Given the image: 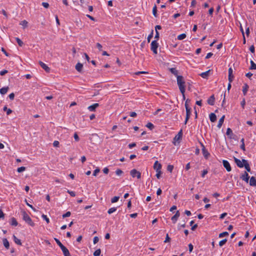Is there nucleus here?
Returning <instances> with one entry per match:
<instances>
[{
  "instance_id": "1",
  "label": "nucleus",
  "mask_w": 256,
  "mask_h": 256,
  "mask_svg": "<svg viewBox=\"0 0 256 256\" xmlns=\"http://www.w3.org/2000/svg\"><path fill=\"white\" fill-rule=\"evenodd\" d=\"M177 84L182 94L185 92V82L182 76H177Z\"/></svg>"
},
{
  "instance_id": "2",
  "label": "nucleus",
  "mask_w": 256,
  "mask_h": 256,
  "mask_svg": "<svg viewBox=\"0 0 256 256\" xmlns=\"http://www.w3.org/2000/svg\"><path fill=\"white\" fill-rule=\"evenodd\" d=\"M22 219L24 220L28 224L32 226H34V222H32L31 218L26 213V212L23 211L22 212Z\"/></svg>"
},
{
  "instance_id": "3",
  "label": "nucleus",
  "mask_w": 256,
  "mask_h": 256,
  "mask_svg": "<svg viewBox=\"0 0 256 256\" xmlns=\"http://www.w3.org/2000/svg\"><path fill=\"white\" fill-rule=\"evenodd\" d=\"M158 46V44L156 40L152 41L150 44V49L154 54H157V48Z\"/></svg>"
},
{
  "instance_id": "4",
  "label": "nucleus",
  "mask_w": 256,
  "mask_h": 256,
  "mask_svg": "<svg viewBox=\"0 0 256 256\" xmlns=\"http://www.w3.org/2000/svg\"><path fill=\"white\" fill-rule=\"evenodd\" d=\"M130 174L132 178L136 177L138 179L141 178V173L136 169L131 170Z\"/></svg>"
},
{
  "instance_id": "5",
  "label": "nucleus",
  "mask_w": 256,
  "mask_h": 256,
  "mask_svg": "<svg viewBox=\"0 0 256 256\" xmlns=\"http://www.w3.org/2000/svg\"><path fill=\"white\" fill-rule=\"evenodd\" d=\"M222 164L226 168L228 172H230L232 170V168L229 162L226 160H222Z\"/></svg>"
},
{
  "instance_id": "6",
  "label": "nucleus",
  "mask_w": 256,
  "mask_h": 256,
  "mask_svg": "<svg viewBox=\"0 0 256 256\" xmlns=\"http://www.w3.org/2000/svg\"><path fill=\"white\" fill-rule=\"evenodd\" d=\"M200 145L202 147V154H203V155L204 156V158H208V156H209L210 155V154L209 152H208V150L206 149L204 145L200 142Z\"/></svg>"
},
{
  "instance_id": "7",
  "label": "nucleus",
  "mask_w": 256,
  "mask_h": 256,
  "mask_svg": "<svg viewBox=\"0 0 256 256\" xmlns=\"http://www.w3.org/2000/svg\"><path fill=\"white\" fill-rule=\"evenodd\" d=\"M232 68H228V81L232 82L234 79V76L232 74Z\"/></svg>"
},
{
  "instance_id": "8",
  "label": "nucleus",
  "mask_w": 256,
  "mask_h": 256,
  "mask_svg": "<svg viewBox=\"0 0 256 256\" xmlns=\"http://www.w3.org/2000/svg\"><path fill=\"white\" fill-rule=\"evenodd\" d=\"M240 178L244 180L246 182H248L250 176L246 172H244V173L240 176Z\"/></svg>"
},
{
  "instance_id": "9",
  "label": "nucleus",
  "mask_w": 256,
  "mask_h": 256,
  "mask_svg": "<svg viewBox=\"0 0 256 256\" xmlns=\"http://www.w3.org/2000/svg\"><path fill=\"white\" fill-rule=\"evenodd\" d=\"M39 64L42 68L44 69L46 72H50V68L47 66L44 63L40 61L39 62Z\"/></svg>"
},
{
  "instance_id": "10",
  "label": "nucleus",
  "mask_w": 256,
  "mask_h": 256,
  "mask_svg": "<svg viewBox=\"0 0 256 256\" xmlns=\"http://www.w3.org/2000/svg\"><path fill=\"white\" fill-rule=\"evenodd\" d=\"M234 162L236 163L238 166L239 168L244 167V162H242V160L241 161L240 160L235 158Z\"/></svg>"
},
{
  "instance_id": "11",
  "label": "nucleus",
  "mask_w": 256,
  "mask_h": 256,
  "mask_svg": "<svg viewBox=\"0 0 256 256\" xmlns=\"http://www.w3.org/2000/svg\"><path fill=\"white\" fill-rule=\"evenodd\" d=\"M64 256H71L68 249L64 246L61 248Z\"/></svg>"
},
{
  "instance_id": "12",
  "label": "nucleus",
  "mask_w": 256,
  "mask_h": 256,
  "mask_svg": "<svg viewBox=\"0 0 256 256\" xmlns=\"http://www.w3.org/2000/svg\"><path fill=\"white\" fill-rule=\"evenodd\" d=\"M214 100H215V98H214V95H212L208 100L207 102L208 104H210V106H213V105H214Z\"/></svg>"
},
{
  "instance_id": "13",
  "label": "nucleus",
  "mask_w": 256,
  "mask_h": 256,
  "mask_svg": "<svg viewBox=\"0 0 256 256\" xmlns=\"http://www.w3.org/2000/svg\"><path fill=\"white\" fill-rule=\"evenodd\" d=\"M182 130H181L178 134L174 136V140L175 141H178L180 140L182 138Z\"/></svg>"
},
{
  "instance_id": "14",
  "label": "nucleus",
  "mask_w": 256,
  "mask_h": 256,
  "mask_svg": "<svg viewBox=\"0 0 256 256\" xmlns=\"http://www.w3.org/2000/svg\"><path fill=\"white\" fill-rule=\"evenodd\" d=\"M179 211H177L176 214L172 218L171 220L174 224H175L180 216Z\"/></svg>"
},
{
  "instance_id": "15",
  "label": "nucleus",
  "mask_w": 256,
  "mask_h": 256,
  "mask_svg": "<svg viewBox=\"0 0 256 256\" xmlns=\"http://www.w3.org/2000/svg\"><path fill=\"white\" fill-rule=\"evenodd\" d=\"M162 168V165L160 164L158 161H156L154 165V168L156 170H160Z\"/></svg>"
},
{
  "instance_id": "16",
  "label": "nucleus",
  "mask_w": 256,
  "mask_h": 256,
  "mask_svg": "<svg viewBox=\"0 0 256 256\" xmlns=\"http://www.w3.org/2000/svg\"><path fill=\"white\" fill-rule=\"evenodd\" d=\"M99 104L98 103H95L88 107V110L90 112L94 111L96 108L98 106Z\"/></svg>"
},
{
  "instance_id": "17",
  "label": "nucleus",
  "mask_w": 256,
  "mask_h": 256,
  "mask_svg": "<svg viewBox=\"0 0 256 256\" xmlns=\"http://www.w3.org/2000/svg\"><path fill=\"white\" fill-rule=\"evenodd\" d=\"M242 162H244V166L246 170L248 172H250V166H249V164H248V161L246 160H244L243 159L242 160Z\"/></svg>"
},
{
  "instance_id": "18",
  "label": "nucleus",
  "mask_w": 256,
  "mask_h": 256,
  "mask_svg": "<svg viewBox=\"0 0 256 256\" xmlns=\"http://www.w3.org/2000/svg\"><path fill=\"white\" fill-rule=\"evenodd\" d=\"M225 116L224 115L222 116V118L219 120L218 124L217 125V127L220 128L224 123Z\"/></svg>"
},
{
  "instance_id": "19",
  "label": "nucleus",
  "mask_w": 256,
  "mask_h": 256,
  "mask_svg": "<svg viewBox=\"0 0 256 256\" xmlns=\"http://www.w3.org/2000/svg\"><path fill=\"white\" fill-rule=\"evenodd\" d=\"M250 184L251 186H256V178L254 176H252L250 180Z\"/></svg>"
},
{
  "instance_id": "20",
  "label": "nucleus",
  "mask_w": 256,
  "mask_h": 256,
  "mask_svg": "<svg viewBox=\"0 0 256 256\" xmlns=\"http://www.w3.org/2000/svg\"><path fill=\"white\" fill-rule=\"evenodd\" d=\"M209 117L210 120L212 122H215L216 120V116L214 113H211Z\"/></svg>"
},
{
  "instance_id": "21",
  "label": "nucleus",
  "mask_w": 256,
  "mask_h": 256,
  "mask_svg": "<svg viewBox=\"0 0 256 256\" xmlns=\"http://www.w3.org/2000/svg\"><path fill=\"white\" fill-rule=\"evenodd\" d=\"M210 70H208L206 72H202L200 74V76L204 78H207L210 73Z\"/></svg>"
},
{
  "instance_id": "22",
  "label": "nucleus",
  "mask_w": 256,
  "mask_h": 256,
  "mask_svg": "<svg viewBox=\"0 0 256 256\" xmlns=\"http://www.w3.org/2000/svg\"><path fill=\"white\" fill-rule=\"evenodd\" d=\"M82 64L80 62H78L76 66V69L78 72H80L82 68Z\"/></svg>"
},
{
  "instance_id": "23",
  "label": "nucleus",
  "mask_w": 256,
  "mask_h": 256,
  "mask_svg": "<svg viewBox=\"0 0 256 256\" xmlns=\"http://www.w3.org/2000/svg\"><path fill=\"white\" fill-rule=\"evenodd\" d=\"M2 242H3V244H4V247L8 249L10 247V244H9V242L8 240L6 238H4L2 240Z\"/></svg>"
},
{
  "instance_id": "24",
  "label": "nucleus",
  "mask_w": 256,
  "mask_h": 256,
  "mask_svg": "<svg viewBox=\"0 0 256 256\" xmlns=\"http://www.w3.org/2000/svg\"><path fill=\"white\" fill-rule=\"evenodd\" d=\"M8 87H4V88H2L1 89H0V93L2 94H4L8 92Z\"/></svg>"
},
{
  "instance_id": "25",
  "label": "nucleus",
  "mask_w": 256,
  "mask_h": 256,
  "mask_svg": "<svg viewBox=\"0 0 256 256\" xmlns=\"http://www.w3.org/2000/svg\"><path fill=\"white\" fill-rule=\"evenodd\" d=\"M248 86L247 84H244V86L242 87V92L244 95H246L248 90Z\"/></svg>"
},
{
  "instance_id": "26",
  "label": "nucleus",
  "mask_w": 256,
  "mask_h": 256,
  "mask_svg": "<svg viewBox=\"0 0 256 256\" xmlns=\"http://www.w3.org/2000/svg\"><path fill=\"white\" fill-rule=\"evenodd\" d=\"M250 62V66L249 68L250 70H256V64L254 62V61L251 60Z\"/></svg>"
},
{
  "instance_id": "27",
  "label": "nucleus",
  "mask_w": 256,
  "mask_h": 256,
  "mask_svg": "<svg viewBox=\"0 0 256 256\" xmlns=\"http://www.w3.org/2000/svg\"><path fill=\"white\" fill-rule=\"evenodd\" d=\"M13 238L16 244L18 245H22L20 240L18 238L14 235L13 236Z\"/></svg>"
},
{
  "instance_id": "28",
  "label": "nucleus",
  "mask_w": 256,
  "mask_h": 256,
  "mask_svg": "<svg viewBox=\"0 0 256 256\" xmlns=\"http://www.w3.org/2000/svg\"><path fill=\"white\" fill-rule=\"evenodd\" d=\"M190 114H191V108H186V116L187 117V119H189Z\"/></svg>"
},
{
  "instance_id": "29",
  "label": "nucleus",
  "mask_w": 256,
  "mask_h": 256,
  "mask_svg": "<svg viewBox=\"0 0 256 256\" xmlns=\"http://www.w3.org/2000/svg\"><path fill=\"white\" fill-rule=\"evenodd\" d=\"M152 14L156 17H158L156 6L154 5L152 8Z\"/></svg>"
},
{
  "instance_id": "30",
  "label": "nucleus",
  "mask_w": 256,
  "mask_h": 256,
  "mask_svg": "<svg viewBox=\"0 0 256 256\" xmlns=\"http://www.w3.org/2000/svg\"><path fill=\"white\" fill-rule=\"evenodd\" d=\"M170 72L174 74V76H178V72L175 68H170Z\"/></svg>"
},
{
  "instance_id": "31",
  "label": "nucleus",
  "mask_w": 256,
  "mask_h": 256,
  "mask_svg": "<svg viewBox=\"0 0 256 256\" xmlns=\"http://www.w3.org/2000/svg\"><path fill=\"white\" fill-rule=\"evenodd\" d=\"M11 224L12 226H16L18 224V223L15 218H12Z\"/></svg>"
},
{
  "instance_id": "32",
  "label": "nucleus",
  "mask_w": 256,
  "mask_h": 256,
  "mask_svg": "<svg viewBox=\"0 0 256 256\" xmlns=\"http://www.w3.org/2000/svg\"><path fill=\"white\" fill-rule=\"evenodd\" d=\"M186 38V34H182L178 36V40H184Z\"/></svg>"
},
{
  "instance_id": "33",
  "label": "nucleus",
  "mask_w": 256,
  "mask_h": 256,
  "mask_svg": "<svg viewBox=\"0 0 256 256\" xmlns=\"http://www.w3.org/2000/svg\"><path fill=\"white\" fill-rule=\"evenodd\" d=\"M4 111L6 112V114L8 115L10 114L12 112V110L10 108H8L6 106H5L3 108Z\"/></svg>"
},
{
  "instance_id": "34",
  "label": "nucleus",
  "mask_w": 256,
  "mask_h": 256,
  "mask_svg": "<svg viewBox=\"0 0 256 256\" xmlns=\"http://www.w3.org/2000/svg\"><path fill=\"white\" fill-rule=\"evenodd\" d=\"M54 240L60 248L64 246L58 238H54Z\"/></svg>"
},
{
  "instance_id": "35",
  "label": "nucleus",
  "mask_w": 256,
  "mask_h": 256,
  "mask_svg": "<svg viewBox=\"0 0 256 256\" xmlns=\"http://www.w3.org/2000/svg\"><path fill=\"white\" fill-rule=\"evenodd\" d=\"M16 40L17 43L20 46H22V45L24 44V43L18 38H16Z\"/></svg>"
},
{
  "instance_id": "36",
  "label": "nucleus",
  "mask_w": 256,
  "mask_h": 256,
  "mask_svg": "<svg viewBox=\"0 0 256 256\" xmlns=\"http://www.w3.org/2000/svg\"><path fill=\"white\" fill-rule=\"evenodd\" d=\"M119 198H120V197H119V196H114V198H112V200H111V202H112V203L116 202H117Z\"/></svg>"
},
{
  "instance_id": "37",
  "label": "nucleus",
  "mask_w": 256,
  "mask_h": 256,
  "mask_svg": "<svg viewBox=\"0 0 256 256\" xmlns=\"http://www.w3.org/2000/svg\"><path fill=\"white\" fill-rule=\"evenodd\" d=\"M116 208H112L108 210V214H112V213L115 212L116 211Z\"/></svg>"
},
{
  "instance_id": "38",
  "label": "nucleus",
  "mask_w": 256,
  "mask_h": 256,
  "mask_svg": "<svg viewBox=\"0 0 256 256\" xmlns=\"http://www.w3.org/2000/svg\"><path fill=\"white\" fill-rule=\"evenodd\" d=\"M226 242H227V239H226V238L224 239V240H220L219 242V246H223L226 243Z\"/></svg>"
},
{
  "instance_id": "39",
  "label": "nucleus",
  "mask_w": 256,
  "mask_h": 256,
  "mask_svg": "<svg viewBox=\"0 0 256 256\" xmlns=\"http://www.w3.org/2000/svg\"><path fill=\"white\" fill-rule=\"evenodd\" d=\"M146 126L150 128V130H152L154 128V124L151 122H148L146 124Z\"/></svg>"
},
{
  "instance_id": "40",
  "label": "nucleus",
  "mask_w": 256,
  "mask_h": 256,
  "mask_svg": "<svg viewBox=\"0 0 256 256\" xmlns=\"http://www.w3.org/2000/svg\"><path fill=\"white\" fill-rule=\"evenodd\" d=\"M20 24L24 28H26L28 26V22L26 20H24L20 22Z\"/></svg>"
},
{
  "instance_id": "41",
  "label": "nucleus",
  "mask_w": 256,
  "mask_h": 256,
  "mask_svg": "<svg viewBox=\"0 0 256 256\" xmlns=\"http://www.w3.org/2000/svg\"><path fill=\"white\" fill-rule=\"evenodd\" d=\"M101 251L100 249L96 250L94 253V256H99L100 254Z\"/></svg>"
},
{
  "instance_id": "42",
  "label": "nucleus",
  "mask_w": 256,
  "mask_h": 256,
  "mask_svg": "<svg viewBox=\"0 0 256 256\" xmlns=\"http://www.w3.org/2000/svg\"><path fill=\"white\" fill-rule=\"evenodd\" d=\"M228 235V233L226 232H224L219 234V238H222Z\"/></svg>"
},
{
  "instance_id": "43",
  "label": "nucleus",
  "mask_w": 256,
  "mask_h": 256,
  "mask_svg": "<svg viewBox=\"0 0 256 256\" xmlns=\"http://www.w3.org/2000/svg\"><path fill=\"white\" fill-rule=\"evenodd\" d=\"M241 142H242V144L240 146V148L243 150H245V146H244V138H242L240 140Z\"/></svg>"
},
{
  "instance_id": "44",
  "label": "nucleus",
  "mask_w": 256,
  "mask_h": 256,
  "mask_svg": "<svg viewBox=\"0 0 256 256\" xmlns=\"http://www.w3.org/2000/svg\"><path fill=\"white\" fill-rule=\"evenodd\" d=\"M26 170V167L21 166L18 168L17 171L18 172H22Z\"/></svg>"
},
{
  "instance_id": "45",
  "label": "nucleus",
  "mask_w": 256,
  "mask_h": 256,
  "mask_svg": "<svg viewBox=\"0 0 256 256\" xmlns=\"http://www.w3.org/2000/svg\"><path fill=\"white\" fill-rule=\"evenodd\" d=\"M42 216L43 218V219L46 222L47 224H48L50 222V220L46 215L43 214Z\"/></svg>"
},
{
  "instance_id": "46",
  "label": "nucleus",
  "mask_w": 256,
  "mask_h": 256,
  "mask_svg": "<svg viewBox=\"0 0 256 256\" xmlns=\"http://www.w3.org/2000/svg\"><path fill=\"white\" fill-rule=\"evenodd\" d=\"M174 169V166L172 165H168L167 167V170L172 172Z\"/></svg>"
},
{
  "instance_id": "47",
  "label": "nucleus",
  "mask_w": 256,
  "mask_h": 256,
  "mask_svg": "<svg viewBox=\"0 0 256 256\" xmlns=\"http://www.w3.org/2000/svg\"><path fill=\"white\" fill-rule=\"evenodd\" d=\"M123 173V172L120 169H117L116 171V174L118 176H120Z\"/></svg>"
},
{
  "instance_id": "48",
  "label": "nucleus",
  "mask_w": 256,
  "mask_h": 256,
  "mask_svg": "<svg viewBox=\"0 0 256 256\" xmlns=\"http://www.w3.org/2000/svg\"><path fill=\"white\" fill-rule=\"evenodd\" d=\"M70 214H71V213L70 212H67L66 214H64L62 215V218H65L66 217H69V216H70Z\"/></svg>"
},
{
  "instance_id": "49",
  "label": "nucleus",
  "mask_w": 256,
  "mask_h": 256,
  "mask_svg": "<svg viewBox=\"0 0 256 256\" xmlns=\"http://www.w3.org/2000/svg\"><path fill=\"white\" fill-rule=\"evenodd\" d=\"M67 192L68 193L72 196L74 197V196H76V193L74 192L68 190Z\"/></svg>"
},
{
  "instance_id": "50",
  "label": "nucleus",
  "mask_w": 256,
  "mask_h": 256,
  "mask_svg": "<svg viewBox=\"0 0 256 256\" xmlns=\"http://www.w3.org/2000/svg\"><path fill=\"white\" fill-rule=\"evenodd\" d=\"M226 134L229 136L231 134H232V131L230 128H228L226 130Z\"/></svg>"
},
{
  "instance_id": "51",
  "label": "nucleus",
  "mask_w": 256,
  "mask_h": 256,
  "mask_svg": "<svg viewBox=\"0 0 256 256\" xmlns=\"http://www.w3.org/2000/svg\"><path fill=\"white\" fill-rule=\"evenodd\" d=\"M153 36V30H152L151 34H150L148 35V42H150L151 38H152Z\"/></svg>"
},
{
  "instance_id": "52",
  "label": "nucleus",
  "mask_w": 256,
  "mask_h": 256,
  "mask_svg": "<svg viewBox=\"0 0 256 256\" xmlns=\"http://www.w3.org/2000/svg\"><path fill=\"white\" fill-rule=\"evenodd\" d=\"M100 170L98 168H96L93 172V176H96L97 175L98 173L100 172Z\"/></svg>"
},
{
  "instance_id": "53",
  "label": "nucleus",
  "mask_w": 256,
  "mask_h": 256,
  "mask_svg": "<svg viewBox=\"0 0 256 256\" xmlns=\"http://www.w3.org/2000/svg\"><path fill=\"white\" fill-rule=\"evenodd\" d=\"M74 140L76 142H78L80 140L79 137H78V134L76 132H75L74 134Z\"/></svg>"
},
{
  "instance_id": "54",
  "label": "nucleus",
  "mask_w": 256,
  "mask_h": 256,
  "mask_svg": "<svg viewBox=\"0 0 256 256\" xmlns=\"http://www.w3.org/2000/svg\"><path fill=\"white\" fill-rule=\"evenodd\" d=\"M8 72L7 70H2L0 72V76H4L5 74L8 73Z\"/></svg>"
},
{
  "instance_id": "55",
  "label": "nucleus",
  "mask_w": 256,
  "mask_h": 256,
  "mask_svg": "<svg viewBox=\"0 0 256 256\" xmlns=\"http://www.w3.org/2000/svg\"><path fill=\"white\" fill-rule=\"evenodd\" d=\"M193 248H194L193 245L192 244H188V248H189L190 252H191L192 251Z\"/></svg>"
},
{
  "instance_id": "56",
  "label": "nucleus",
  "mask_w": 256,
  "mask_h": 256,
  "mask_svg": "<svg viewBox=\"0 0 256 256\" xmlns=\"http://www.w3.org/2000/svg\"><path fill=\"white\" fill-rule=\"evenodd\" d=\"M156 176L158 178H160V177L162 172H161L160 170L156 171Z\"/></svg>"
},
{
  "instance_id": "57",
  "label": "nucleus",
  "mask_w": 256,
  "mask_h": 256,
  "mask_svg": "<svg viewBox=\"0 0 256 256\" xmlns=\"http://www.w3.org/2000/svg\"><path fill=\"white\" fill-rule=\"evenodd\" d=\"M170 238L169 237L168 234H166V239H165L164 242H169L170 241Z\"/></svg>"
},
{
  "instance_id": "58",
  "label": "nucleus",
  "mask_w": 256,
  "mask_h": 256,
  "mask_svg": "<svg viewBox=\"0 0 256 256\" xmlns=\"http://www.w3.org/2000/svg\"><path fill=\"white\" fill-rule=\"evenodd\" d=\"M96 47L98 48V50L100 51H102V46L100 44V43H97L96 44Z\"/></svg>"
},
{
  "instance_id": "59",
  "label": "nucleus",
  "mask_w": 256,
  "mask_h": 256,
  "mask_svg": "<svg viewBox=\"0 0 256 256\" xmlns=\"http://www.w3.org/2000/svg\"><path fill=\"white\" fill-rule=\"evenodd\" d=\"M245 104H246V101H245V99L244 98L242 100L241 102H240V104H241V106L242 107L244 108V106H245Z\"/></svg>"
},
{
  "instance_id": "60",
  "label": "nucleus",
  "mask_w": 256,
  "mask_h": 256,
  "mask_svg": "<svg viewBox=\"0 0 256 256\" xmlns=\"http://www.w3.org/2000/svg\"><path fill=\"white\" fill-rule=\"evenodd\" d=\"M160 37V34L158 31L156 32V34L154 36V38L156 39V40H158Z\"/></svg>"
},
{
  "instance_id": "61",
  "label": "nucleus",
  "mask_w": 256,
  "mask_h": 256,
  "mask_svg": "<svg viewBox=\"0 0 256 256\" xmlns=\"http://www.w3.org/2000/svg\"><path fill=\"white\" fill-rule=\"evenodd\" d=\"M42 6L45 8H48L49 6V4L48 2H43L42 3Z\"/></svg>"
},
{
  "instance_id": "62",
  "label": "nucleus",
  "mask_w": 256,
  "mask_h": 256,
  "mask_svg": "<svg viewBox=\"0 0 256 256\" xmlns=\"http://www.w3.org/2000/svg\"><path fill=\"white\" fill-rule=\"evenodd\" d=\"M208 172L207 170H204L202 172V177H204L205 175H206L207 174H208Z\"/></svg>"
},
{
  "instance_id": "63",
  "label": "nucleus",
  "mask_w": 256,
  "mask_h": 256,
  "mask_svg": "<svg viewBox=\"0 0 256 256\" xmlns=\"http://www.w3.org/2000/svg\"><path fill=\"white\" fill-rule=\"evenodd\" d=\"M8 97L10 100H13L14 98V93H11L10 94H9Z\"/></svg>"
},
{
  "instance_id": "64",
  "label": "nucleus",
  "mask_w": 256,
  "mask_h": 256,
  "mask_svg": "<svg viewBox=\"0 0 256 256\" xmlns=\"http://www.w3.org/2000/svg\"><path fill=\"white\" fill-rule=\"evenodd\" d=\"M59 142L57 140H55L54 142L53 145L54 147H58L59 146Z\"/></svg>"
}]
</instances>
